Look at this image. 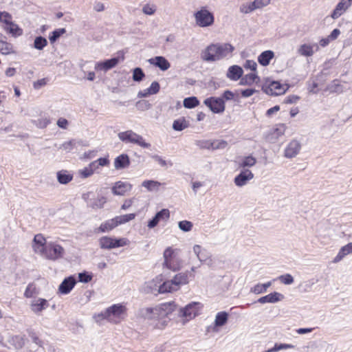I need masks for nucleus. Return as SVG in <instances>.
Masks as SVG:
<instances>
[{"instance_id": "nucleus-1", "label": "nucleus", "mask_w": 352, "mask_h": 352, "mask_svg": "<svg viewBox=\"0 0 352 352\" xmlns=\"http://www.w3.org/2000/svg\"><path fill=\"white\" fill-rule=\"evenodd\" d=\"M32 248L35 253L52 261H56L65 254V249L61 245L53 242L46 243L45 239L41 234L34 236Z\"/></svg>"}, {"instance_id": "nucleus-4", "label": "nucleus", "mask_w": 352, "mask_h": 352, "mask_svg": "<svg viewBox=\"0 0 352 352\" xmlns=\"http://www.w3.org/2000/svg\"><path fill=\"white\" fill-rule=\"evenodd\" d=\"M189 276H193L192 275L190 274L189 272L188 271L177 274L173 278V279L165 281L159 287V293L163 294L177 291L180 288L181 285H186L188 283Z\"/></svg>"}, {"instance_id": "nucleus-3", "label": "nucleus", "mask_w": 352, "mask_h": 352, "mask_svg": "<svg viewBox=\"0 0 352 352\" xmlns=\"http://www.w3.org/2000/svg\"><path fill=\"white\" fill-rule=\"evenodd\" d=\"M126 307L122 304H115L98 315L101 320H107L113 324H118L126 316Z\"/></svg>"}, {"instance_id": "nucleus-46", "label": "nucleus", "mask_w": 352, "mask_h": 352, "mask_svg": "<svg viewBox=\"0 0 352 352\" xmlns=\"http://www.w3.org/2000/svg\"><path fill=\"white\" fill-rule=\"evenodd\" d=\"M294 347V346L292 344H282V343L277 344L276 343L274 344V347L269 349L265 352H276L280 350L292 349Z\"/></svg>"}, {"instance_id": "nucleus-30", "label": "nucleus", "mask_w": 352, "mask_h": 352, "mask_svg": "<svg viewBox=\"0 0 352 352\" xmlns=\"http://www.w3.org/2000/svg\"><path fill=\"white\" fill-rule=\"evenodd\" d=\"M352 250L349 244H346L342 247L339 250L336 256L333 258V263H338L343 259L346 255L351 254Z\"/></svg>"}, {"instance_id": "nucleus-44", "label": "nucleus", "mask_w": 352, "mask_h": 352, "mask_svg": "<svg viewBox=\"0 0 352 352\" xmlns=\"http://www.w3.org/2000/svg\"><path fill=\"white\" fill-rule=\"evenodd\" d=\"M0 21L1 22L5 23L7 25H12V26H15L16 28H17V25L14 24L12 22V16H11V14L10 13L7 12H0Z\"/></svg>"}, {"instance_id": "nucleus-31", "label": "nucleus", "mask_w": 352, "mask_h": 352, "mask_svg": "<svg viewBox=\"0 0 352 352\" xmlns=\"http://www.w3.org/2000/svg\"><path fill=\"white\" fill-rule=\"evenodd\" d=\"M256 163V159L252 155L243 157L239 162V167L245 169L246 167H252Z\"/></svg>"}, {"instance_id": "nucleus-48", "label": "nucleus", "mask_w": 352, "mask_h": 352, "mask_svg": "<svg viewBox=\"0 0 352 352\" xmlns=\"http://www.w3.org/2000/svg\"><path fill=\"white\" fill-rule=\"evenodd\" d=\"M241 12L243 14H249L255 10L253 2L243 3L239 8Z\"/></svg>"}, {"instance_id": "nucleus-23", "label": "nucleus", "mask_w": 352, "mask_h": 352, "mask_svg": "<svg viewBox=\"0 0 352 352\" xmlns=\"http://www.w3.org/2000/svg\"><path fill=\"white\" fill-rule=\"evenodd\" d=\"M76 282L73 276H69L63 280L58 287V291L62 294H67L75 286Z\"/></svg>"}, {"instance_id": "nucleus-7", "label": "nucleus", "mask_w": 352, "mask_h": 352, "mask_svg": "<svg viewBox=\"0 0 352 352\" xmlns=\"http://www.w3.org/2000/svg\"><path fill=\"white\" fill-rule=\"evenodd\" d=\"M194 17L197 25L201 28H206L214 23V18L213 14L206 8H201V10L194 13Z\"/></svg>"}, {"instance_id": "nucleus-52", "label": "nucleus", "mask_w": 352, "mask_h": 352, "mask_svg": "<svg viewBox=\"0 0 352 352\" xmlns=\"http://www.w3.org/2000/svg\"><path fill=\"white\" fill-rule=\"evenodd\" d=\"M153 160H154L156 162L159 164V165L162 167H167L168 164L172 166V163L170 162H166L164 159H163L161 156L158 155H151Z\"/></svg>"}, {"instance_id": "nucleus-10", "label": "nucleus", "mask_w": 352, "mask_h": 352, "mask_svg": "<svg viewBox=\"0 0 352 352\" xmlns=\"http://www.w3.org/2000/svg\"><path fill=\"white\" fill-rule=\"evenodd\" d=\"M204 104L214 113H221L225 111L223 99L220 97L208 98L204 100Z\"/></svg>"}, {"instance_id": "nucleus-36", "label": "nucleus", "mask_w": 352, "mask_h": 352, "mask_svg": "<svg viewBox=\"0 0 352 352\" xmlns=\"http://www.w3.org/2000/svg\"><path fill=\"white\" fill-rule=\"evenodd\" d=\"M271 285L272 283L270 281L263 284L258 283L254 285L253 287H252L250 291L251 292L256 294L265 293L267 292V289H268V287L271 286Z\"/></svg>"}, {"instance_id": "nucleus-55", "label": "nucleus", "mask_w": 352, "mask_h": 352, "mask_svg": "<svg viewBox=\"0 0 352 352\" xmlns=\"http://www.w3.org/2000/svg\"><path fill=\"white\" fill-rule=\"evenodd\" d=\"M156 11V7L154 5L145 4L142 8V12L147 15H153Z\"/></svg>"}, {"instance_id": "nucleus-63", "label": "nucleus", "mask_w": 352, "mask_h": 352, "mask_svg": "<svg viewBox=\"0 0 352 352\" xmlns=\"http://www.w3.org/2000/svg\"><path fill=\"white\" fill-rule=\"evenodd\" d=\"M299 99L300 97H298V96L290 95L285 98V102L287 104H293L296 103L299 100Z\"/></svg>"}, {"instance_id": "nucleus-37", "label": "nucleus", "mask_w": 352, "mask_h": 352, "mask_svg": "<svg viewBox=\"0 0 352 352\" xmlns=\"http://www.w3.org/2000/svg\"><path fill=\"white\" fill-rule=\"evenodd\" d=\"M25 338L21 336H12L10 340V344H12L16 349H21L25 345Z\"/></svg>"}, {"instance_id": "nucleus-62", "label": "nucleus", "mask_w": 352, "mask_h": 352, "mask_svg": "<svg viewBox=\"0 0 352 352\" xmlns=\"http://www.w3.org/2000/svg\"><path fill=\"white\" fill-rule=\"evenodd\" d=\"M78 279L80 282L87 283L91 280V276H90L86 272L79 273Z\"/></svg>"}, {"instance_id": "nucleus-25", "label": "nucleus", "mask_w": 352, "mask_h": 352, "mask_svg": "<svg viewBox=\"0 0 352 352\" xmlns=\"http://www.w3.org/2000/svg\"><path fill=\"white\" fill-rule=\"evenodd\" d=\"M284 298V296L283 294L274 292L273 293L269 294L265 296H262L260 298L258 299V302L261 304L265 303H275L278 301L282 300Z\"/></svg>"}, {"instance_id": "nucleus-33", "label": "nucleus", "mask_w": 352, "mask_h": 352, "mask_svg": "<svg viewBox=\"0 0 352 352\" xmlns=\"http://www.w3.org/2000/svg\"><path fill=\"white\" fill-rule=\"evenodd\" d=\"M162 183L155 180H145L142 183V186L149 192L158 191Z\"/></svg>"}, {"instance_id": "nucleus-54", "label": "nucleus", "mask_w": 352, "mask_h": 352, "mask_svg": "<svg viewBox=\"0 0 352 352\" xmlns=\"http://www.w3.org/2000/svg\"><path fill=\"white\" fill-rule=\"evenodd\" d=\"M280 281L285 285H291L294 283V278L289 274L281 275L278 277Z\"/></svg>"}, {"instance_id": "nucleus-35", "label": "nucleus", "mask_w": 352, "mask_h": 352, "mask_svg": "<svg viewBox=\"0 0 352 352\" xmlns=\"http://www.w3.org/2000/svg\"><path fill=\"white\" fill-rule=\"evenodd\" d=\"M118 226V223L115 221L114 218L109 219L104 223H102L99 227V231L101 232H106L111 230Z\"/></svg>"}, {"instance_id": "nucleus-6", "label": "nucleus", "mask_w": 352, "mask_h": 352, "mask_svg": "<svg viewBox=\"0 0 352 352\" xmlns=\"http://www.w3.org/2000/svg\"><path fill=\"white\" fill-rule=\"evenodd\" d=\"M119 139L125 143L135 144L142 148H149L151 144L145 142L143 137L132 130H128L118 133Z\"/></svg>"}, {"instance_id": "nucleus-47", "label": "nucleus", "mask_w": 352, "mask_h": 352, "mask_svg": "<svg viewBox=\"0 0 352 352\" xmlns=\"http://www.w3.org/2000/svg\"><path fill=\"white\" fill-rule=\"evenodd\" d=\"M178 227L184 232H190L193 227V224L189 221L184 220L178 223Z\"/></svg>"}, {"instance_id": "nucleus-24", "label": "nucleus", "mask_w": 352, "mask_h": 352, "mask_svg": "<svg viewBox=\"0 0 352 352\" xmlns=\"http://www.w3.org/2000/svg\"><path fill=\"white\" fill-rule=\"evenodd\" d=\"M243 74V70L241 67L234 65L230 66L227 71L226 77L233 81L239 80Z\"/></svg>"}, {"instance_id": "nucleus-59", "label": "nucleus", "mask_w": 352, "mask_h": 352, "mask_svg": "<svg viewBox=\"0 0 352 352\" xmlns=\"http://www.w3.org/2000/svg\"><path fill=\"white\" fill-rule=\"evenodd\" d=\"M243 67H245V69H250L256 72L257 64L254 60H247L245 64L243 65Z\"/></svg>"}, {"instance_id": "nucleus-22", "label": "nucleus", "mask_w": 352, "mask_h": 352, "mask_svg": "<svg viewBox=\"0 0 352 352\" xmlns=\"http://www.w3.org/2000/svg\"><path fill=\"white\" fill-rule=\"evenodd\" d=\"M193 252L196 255L197 259L201 262H207L208 260L212 261L211 255L204 248L199 245H195L192 248Z\"/></svg>"}, {"instance_id": "nucleus-11", "label": "nucleus", "mask_w": 352, "mask_h": 352, "mask_svg": "<svg viewBox=\"0 0 352 352\" xmlns=\"http://www.w3.org/2000/svg\"><path fill=\"white\" fill-rule=\"evenodd\" d=\"M197 305L198 303L192 302L187 305L185 307L180 309L179 316L185 318V320L183 321L184 324L197 316L198 312Z\"/></svg>"}, {"instance_id": "nucleus-64", "label": "nucleus", "mask_w": 352, "mask_h": 352, "mask_svg": "<svg viewBox=\"0 0 352 352\" xmlns=\"http://www.w3.org/2000/svg\"><path fill=\"white\" fill-rule=\"evenodd\" d=\"M256 91H257L254 89H244L241 91V95L244 98H248V97L252 96Z\"/></svg>"}, {"instance_id": "nucleus-53", "label": "nucleus", "mask_w": 352, "mask_h": 352, "mask_svg": "<svg viewBox=\"0 0 352 352\" xmlns=\"http://www.w3.org/2000/svg\"><path fill=\"white\" fill-rule=\"evenodd\" d=\"M136 107L138 110L146 111L151 107V104L147 100H140L136 103Z\"/></svg>"}, {"instance_id": "nucleus-61", "label": "nucleus", "mask_w": 352, "mask_h": 352, "mask_svg": "<svg viewBox=\"0 0 352 352\" xmlns=\"http://www.w3.org/2000/svg\"><path fill=\"white\" fill-rule=\"evenodd\" d=\"M234 96H235V94L230 91V90H226L225 91L221 97H220V98H223V101H228V100H234Z\"/></svg>"}, {"instance_id": "nucleus-60", "label": "nucleus", "mask_w": 352, "mask_h": 352, "mask_svg": "<svg viewBox=\"0 0 352 352\" xmlns=\"http://www.w3.org/2000/svg\"><path fill=\"white\" fill-rule=\"evenodd\" d=\"M148 89L151 95L156 94L160 91V85L158 82L153 81Z\"/></svg>"}, {"instance_id": "nucleus-2", "label": "nucleus", "mask_w": 352, "mask_h": 352, "mask_svg": "<svg viewBox=\"0 0 352 352\" xmlns=\"http://www.w3.org/2000/svg\"><path fill=\"white\" fill-rule=\"evenodd\" d=\"M235 47L228 43H217L209 45L201 54L207 62H214L232 56Z\"/></svg>"}, {"instance_id": "nucleus-16", "label": "nucleus", "mask_w": 352, "mask_h": 352, "mask_svg": "<svg viewBox=\"0 0 352 352\" xmlns=\"http://www.w3.org/2000/svg\"><path fill=\"white\" fill-rule=\"evenodd\" d=\"M132 188V185L126 182L118 181L112 187V192L115 195H124Z\"/></svg>"}, {"instance_id": "nucleus-49", "label": "nucleus", "mask_w": 352, "mask_h": 352, "mask_svg": "<svg viewBox=\"0 0 352 352\" xmlns=\"http://www.w3.org/2000/svg\"><path fill=\"white\" fill-rule=\"evenodd\" d=\"M145 76L142 69L140 67H136L133 72V80L135 82H140L142 80Z\"/></svg>"}, {"instance_id": "nucleus-51", "label": "nucleus", "mask_w": 352, "mask_h": 352, "mask_svg": "<svg viewBox=\"0 0 352 352\" xmlns=\"http://www.w3.org/2000/svg\"><path fill=\"white\" fill-rule=\"evenodd\" d=\"M76 146V142L74 140H69L63 143L60 146L59 149L65 151L66 152H70Z\"/></svg>"}, {"instance_id": "nucleus-50", "label": "nucleus", "mask_w": 352, "mask_h": 352, "mask_svg": "<svg viewBox=\"0 0 352 352\" xmlns=\"http://www.w3.org/2000/svg\"><path fill=\"white\" fill-rule=\"evenodd\" d=\"M66 30L65 28H59L52 32V35L49 38L51 43L55 42L61 35L65 34Z\"/></svg>"}, {"instance_id": "nucleus-13", "label": "nucleus", "mask_w": 352, "mask_h": 352, "mask_svg": "<svg viewBox=\"0 0 352 352\" xmlns=\"http://www.w3.org/2000/svg\"><path fill=\"white\" fill-rule=\"evenodd\" d=\"M176 307L177 305L175 302L172 301L160 305L158 309L155 308L153 309L151 308H146L145 311L146 314H149L155 311L156 314L160 312L161 314L168 316L175 310Z\"/></svg>"}, {"instance_id": "nucleus-43", "label": "nucleus", "mask_w": 352, "mask_h": 352, "mask_svg": "<svg viewBox=\"0 0 352 352\" xmlns=\"http://www.w3.org/2000/svg\"><path fill=\"white\" fill-rule=\"evenodd\" d=\"M199 104V100L196 97H189L184 100V106L188 109H192Z\"/></svg>"}, {"instance_id": "nucleus-56", "label": "nucleus", "mask_w": 352, "mask_h": 352, "mask_svg": "<svg viewBox=\"0 0 352 352\" xmlns=\"http://www.w3.org/2000/svg\"><path fill=\"white\" fill-rule=\"evenodd\" d=\"M271 0H254L253 2V6L255 8V10L261 9L270 3Z\"/></svg>"}, {"instance_id": "nucleus-9", "label": "nucleus", "mask_w": 352, "mask_h": 352, "mask_svg": "<svg viewBox=\"0 0 352 352\" xmlns=\"http://www.w3.org/2000/svg\"><path fill=\"white\" fill-rule=\"evenodd\" d=\"M288 87L280 84L278 81H271L262 87V90L268 95L278 96L285 93Z\"/></svg>"}, {"instance_id": "nucleus-29", "label": "nucleus", "mask_w": 352, "mask_h": 352, "mask_svg": "<svg viewBox=\"0 0 352 352\" xmlns=\"http://www.w3.org/2000/svg\"><path fill=\"white\" fill-rule=\"evenodd\" d=\"M240 79L241 80L239 84L241 85H251L254 82H256V80L259 79V77L256 72H254L248 74L244 76H242Z\"/></svg>"}, {"instance_id": "nucleus-45", "label": "nucleus", "mask_w": 352, "mask_h": 352, "mask_svg": "<svg viewBox=\"0 0 352 352\" xmlns=\"http://www.w3.org/2000/svg\"><path fill=\"white\" fill-rule=\"evenodd\" d=\"M188 124L184 119L176 120L173 122V129L177 131H181L187 128Z\"/></svg>"}, {"instance_id": "nucleus-26", "label": "nucleus", "mask_w": 352, "mask_h": 352, "mask_svg": "<svg viewBox=\"0 0 352 352\" xmlns=\"http://www.w3.org/2000/svg\"><path fill=\"white\" fill-rule=\"evenodd\" d=\"M130 165V160L126 154L118 156L114 160V167L116 170L124 169Z\"/></svg>"}, {"instance_id": "nucleus-28", "label": "nucleus", "mask_w": 352, "mask_h": 352, "mask_svg": "<svg viewBox=\"0 0 352 352\" xmlns=\"http://www.w3.org/2000/svg\"><path fill=\"white\" fill-rule=\"evenodd\" d=\"M106 203V198L102 196H98L97 197L90 199L87 202L89 207L94 209L102 208Z\"/></svg>"}, {"instance_id": "nucleus-42", "label": "nucleus", "mask_w": 352, "mask_h": 352, "mask_svg": "<svg viewBox=\"0 0 352 352\" xmlns=\"http://www.w3.org/2000/svg\"><path fill=\"white\" fill-rule=\"evenodd\" d=\"M13 52L12 45L5 41H0V53L4 55L10 54Z\"/></svg>"}, {"instance_id": "nucleus-14", "label": "nucleus", "mask_w": 352, "mask_h": 352, "mask_svg": "<svg viewBox=\"0 0 352 352\" xmlns=\"http://www.w3.org/2000/svg\"><path fill=\"white\" fill-rule=\"evenodd\" d=\"M318 50L319 46L317 44L303 43L298 46L297 53L300 56L309 57L312 56Z\"/></svg>"}, {"instance_id": "nucleus-41", "label": "nucleus", "mask_w": 352, "mask_h": 352, "mask_svg": "<svg viewBox=\"0 0 352 352\" xmlns=\"http://www.w3.org/2000/svg\"><path fill=\"white\" fill-rule=\"evenodd\" d=\"M285 131V126L284 124L280 125L278 127L274 129L272 133L270 140L274 142L275 140L278 139L280 136H282Z\"/></svg>"}, {"instance_id": "nucleus-57", "label": "nucleus", "mask_w": 352, "mask_h": 352, "mask_svg": "<svg viewBox=\"0 0 352 352\" xmlns=\"http://www.w3.org/2000/svg\"><path fill=\"white\" fill-rule=\"evenodd\" d=\"M79 174L82 178H87L91 176L94 174V172L91 170V168H89V166L85 167L83 169L79 170Z\"/></svg>"}, {"instance_id": "nucleus-8", "label": "nucleus", "mask_w": 352, "mask_h": 352, "mask_svg": "<svg viewBox=\"0 0 352 352\" xmlns=\"http://www.w3.org/2000/svg\"><path fill=\"white\" fill-rule=\"evenodd\" d=\"M129 240L126 238L115 239L109 236H102L99 239V245L102 249H113L128 245Z\"/></svg>"}, {"instance_id": "nucleus-32", "label": "nucleus", "mask_w": 352, "mask_h": 352, "mask_svg": "<svg viewBox=\"0 0 352 352\" xmlns=\"http://www.w3.org/2000/svg\"><path fill=\"white\" fill-rule=\"evenodd\" d=\"M73 179V175L67 170H62L57 173V179L62 184H67Z\"/></svg>"}, {"instance_id": "nucleus-27", "label": "nucleus", "mask_w": 352, "mask_h": 352, "mask_svg": "<svg viewBox=\"0 0 352 352\" xmlns=\"http://www.w3.org/2000/svg\"><path fill=\"white\" fill-rule=\"evenodd\" d=\"M274 53L271 50L263 52L258 56V63L263 66H267L270 64V60L274 58Z\"/></svg>"}, {"instance_id": "nucleus-20", "label": "nucleus", "mask_w": 352, "mask_h": 352, "mask_svg": "<svg viewBox=\"0 0 352 352\" xmlns=\"http://www.w3.org/2000/svg\"><path fill=\"white\" fill-rule=\"evenodd\" d=\"M148 62L158 68L162 71H166L170 67V63L164 56H157L148 60Z\"/></svg>"}, {"instance_id": "nucleus-39", "label": "nucleus", "mask_w": 352, "mask_h": 352, "mask_svg": "<svg viewBox=\"0 0 352 352\" xmlns=\"http://www.w3.org/2000/svg\"><path fill=\"white\" fill-rule=\"evenodd\" d=\"M32 123L38 129H44L50 123V119L47 117H41L32 120Z\"/></svg>"}, {"instance_id": "nucleus-40", "label": "nucleus", "mask_w": 352, "mask_h": 352, "mask_svg": "<svg viewBox=\"0 0 352 352\" xmlns=\"http://www.w3.org/2000/svg\"><path fill=\"white\" fill-rule=\"evenodd\" d=\"M47 45V41L45 38L39 36H36L34 41V47L38 50H42Z\"/></svg>"}, {"instance_id": "nucleus-19", "label": "nucleus", "mask_w": 352, "mask_h": 352, "mask_svg": "<svg viewBox=\"0 0 352 352\" xmlns=\"http://www.w3.org/2000/svg\"><path fill=\"white\" fill-rule=\"evenodd\" d=\"M170 217V212L168 209H162L157 212L155 217L148 221V227L153 228L155 227L161 220H168Z\"/></svg>"}, {"instance_id": "nucleus-18", "label": "nucleus", "mask_w": 352, "mask_h": 352, "mask_svg": "<svg viewBox=\"0 0 352 352\" xmlns=\"http://www.w3.org/2000/svg\"><path fill=\"white\" fill-rule=\"evenodd\" d=\"M351 4L352 3L349 0H341L336 6V8L333 10L331 16L333 19L339 18L348 10Z\"/></svg>"}, {"instance_id": "nucleus-34", "label": "nucleus", "mask_w": 352, "mask_h": 352, "mask_svg": "<svg viewBox=\"0 0 352 352\" xmlns=\"http://www.w3.org/2000/svg\"><path fill=\"white\" fill-rule=\"evenodd\" d=\"M228 314L226 311L218 312L215 316L214 324L216 327L223 326L228 321Z\"/></svg>"}, {"instance_id": "nucleus-21", "label": "nucleus", "mask_w": 352, "mask_h": 352, "mask_svg": "<svg viewBox=\"0 0 352 352\" xmlns=\"http://www.w3.org/2000/svg\"><path fill=\"white\" fill-rule=\"evenodd\" d=\"M48 302L45 299L38 298L32 300L30 303V309L34 314H40L43 310L45 309L48 307Z\"/></svg>"}, {"instance_id": "nucleus-5", "label": "nucleus", "mask_w": 352, "mask_h": 352, "mask_svg": "<svg viewBox=\"0 0 352 352\" xmlns=\"http://www.w3.org/2000/svg\"><path fill=\"white\" fill-rule=\"evenodd\" d=\"M179 249L167 248L163 254L164 266L174 272L179 270L182 265V261L179 257Z\"/></svg>"}, {"instance_id": "nucleus-17", "label": "nucleus", "mask_w": 352, "mask_h": 352, "mask_svg": "<svg viewBox=\"0 0 352 352\" xmlns=\"http://www.w3.org/2000/svg\"><path fill=\"white\" fill-rule=\"evenodd\" d=\"M120 61L119 58H112L103 62H98L95 65V69L97 71L107 72L116 67Z\"/></svg>"}, {"instance_id": "nucleus-15", "label": "nucleus", "mask_w": 352, "mask_h": 352, "mask_svg": "<svg viewBox=\"0 0 352 352\" xmlns=\"http://www.w3.org/2000/svg\"><path fill=\"white\" fill-rule=\"evenodd\" d=\"M300 148L301 145L298 140H292L285 149V157L287 158H292L296 157L299 153Z\"/></svg>"}, {"instance_id": "nucleus-38", "label": "nucleus", "mask_w": 352, "mask_h": 352, "mask_svg": "<svg viewBox=\"0 0 352 352\" xmlns=\"http://www.w3.org/2000/svg\"><path fill=\"white\" fill-rule=\"evenodd\" d=\"M135 214L131 213V214H128L117 216L114 218V219L118 226V225H121V224L127 223V222L133 220V219H135Z\"/></svg>"}, {"instance_id": "nucleus-12", "label": "nucleus", "mask_w": 352, "mask_h": 352, "mask_svg": "<svg viewBox=\"0 0 352 352\" xmlns=\"http://www.w3.org/2000/svg\"><path fill=\"white\" fill-rule=\"evenodd\" d=\"M254 178V174L249 169H243L234 179V184L238 187L245 186L249 181Z\"/></svg>"}, {"instance_id": "nucleus-58", "label": "nucleus", "mask_w": 352, "mask_h": 352, "mask_svg": "<svg viewBox=\"0 0 352 352\" xmlns=\"http://www.w3.org/2000/svg\"><path fill=\"white\" fill-rule=\"evenodd\" d=\"M328 89L331 92H337L342 91L341 85L339 84L338 80H333L332 83L329 86Z\"/></svg>"}]
</instances>
